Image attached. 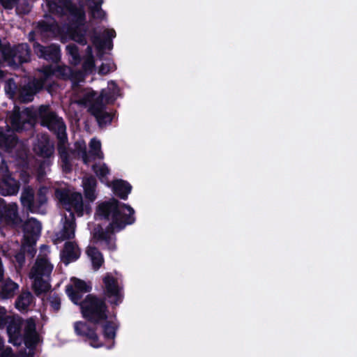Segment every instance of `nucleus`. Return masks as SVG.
Wrapping results in <instances>:
<instances>
[{"label":"nucleus","instance_id":"f257e3e1","mask_svg":"<svg viewBox=\"0 0 357 357\" xmlns=\"http://www.w3.org/2000/svg\"><path fill=\"white\" fill-rule=\"evenodd\" d=\"M135 213L132 207L114 197L100 203L96 207L95 218L109 222L105 228L100 224L95 225L92 233L93 239L104 242L108 250L115 251L117 248L116 233L135 223Z\"/></svg>","mask_w":357,"mask_h":357},{"label":"nucleus","instance_id":"f03ea898","mask_svg":"<svg viewBox=\"0 0 357 357\" xmlns=\"http://www.w3.org/2000/svg\"><path fill=\"white\" fill-rule=\"evenodd\" d=\"M80 312L89 323L100 324L108 319L109 309L105 298L89 294L81 301Z\"/></svg>","mask_w":357,"mask_h":357},{"label":"nucleus","instance_id":"7ed1b4c3","mask_svg":"<svg viewBox=\"0 0 357 357\" xmlns=\"http://www.w3.org/2000/svg\"><path fill=\"white\" fill-rule=\"evenodd\" d=\"M102 297L107 302L113 310V317L116 318V314L114 310L121 304L124 299L123 287L119 283L118 279L111 273H107L102 278Z\"/></svg>","mask_w":357,"mask_h":357},{"label":"nucleus","instance_id":"20e7f679","mask_svg":"<svg viewBox=\"0 0 357 357\" xmlns=\"http://www.w3.org/2000/svg\"><path fill=\"white\" fill-rule=\"evenodd\" d=\"M38 116L41 126L47 127L55 134L58 141L67 139L66 126L63 119L58 116L55 112L51 111L49 105H40L38 109Z\"/></svg>","mask_w":357,"mask_h":357},{"label":"nucleus","instance_id":"39448f33","mask_svg":"<svg viewBox=\"0 0 357 357\" xmlns=\"http://www.w3.org/2000/svg\"><path fill=\"white\" fill-rule=\"evenodd\" d=\"M47 188L40 187L35 195L33 188L27 185L24 188L20 197V202L27 211L35 213L39 212L40 208L47 203Z\"/></svg>","mask_w":357,"mask_h":357},{"label":"nucleus","instance_id":"423d86ee","mask_svg":"<svg viewBox=\"0 0 357 357\" xmlns=\"http://www.w3.org/2000/svg\"><path fill=\"white\" fill-rule=\"evenodd\" d=\"M55 196L67 211H70L73 208L78 216L84 215V203L81 193H71L67 189H56Z\"/></svg>","mask_w":357,"mask_h":357},{"label":"nucleus","instance_id":"0eeeda50","mask_svg":"<svg viewBox=\"0 0 357 357\" xmlns=\"http://www.w3.org/2000/svg\"><path fill=\"white\" fill-rule=\"evenodd\" d=\"M108 85V88L102 89L98 95L96 91L86 93L84 96L85 101L89 104L99 103L105 106L107 104H113L119 95L120 89L114 81L109 82Z\"/></svg>","mask_w":357,"mask_h":357},{"label":"nucleus","instance_id":"6e6552de","mask_svg":"<svg viewBox=\"0 0 357 357\" xmlns=\"http://www.w3.org/2000/svg\"><path fill=\"white\" fill-rule=\"evenodd\" d=\"M34 54L40 59L52 64H58L61 59V47L59 44L51 43L43 45L37 41L33 43Z\"/></svg>","mask_w":357,"mask_h":357},{"label":"nucleus","instance_id":"1a4fd4ad","mask_svg":"<svg viewBox=\"0 0 357 357\" xmlns=\"http://www.w3.org/2000/svg\"><path fill=\"white\" fill-rule=\"evenodd\" d=\"M74 330L77 335L84 338V340L88 341L91 347L98 348L102 346L97 334L96 328L90 326L87 322L82 321L75 322Z\"/></svg>","mask_w":357,"mask_h":357},{"label":"nucleus","instance_id":"9d476101","mask_svg":"<svg viewBox=\"0 0 357 357\" xmlns=\"http://www.w3.org/2000/svg\"><path fill=\"white\" fill-rule=\"evenodd\" d=\"M24 319L20 317H10L6 324L8 342L14 346H20L23 342L22 326Z\"/></svg>","mask_w":357,"mask_h":357},{"label":"nucleus","instance_id":"9b49d317","mask_svg":"<svg viewBox=\"0 0 357 357\" xmlns=\"http://www.w3.org/2000/svg\"><path fill=\"white\" fill-rule=\"evenodd\" d=\"M43 89V84L37 79L28 82L26 84L20 86L17 98L19 102L27 103L33 100L35 94Z\"/></svg>","mask_w":357,"mask_h":357},{"label":"nucleus","instance_id":"f8f14e48","mask_svg":"<svg viewBox=\"0 0 357 357\" xmlns=\"http://www.w3.org/2000/svg\"><path fill=\"white\" fill-rule=\"evenodd\" d=\"M89 113L93 116L100 128H103L110 124L113 120V114L106 111L105 105L89 104L88 109Z\"/></svg>","mask_w":357,"mask_h":357},{"label":"nucleus","instance_id":"ddd939ff","mask_svg":"<svg viewBox=\"0 0 357 357\" xmlns=\"http://www.w3.org/2000/svg\"><path fill=\"white\" fill-rule=\"evenodd\" d=\"M6 172L7 173L0 178V194L3 196L16 195L19 191L20 183L11 176L8 168Z\"/></svg>","mask_w":357,"mask_h":357},{"label":"nucleus","instance_id":"4468645a","mask_svg":"<svg viewBox=\"0 0 357 357\" xmlns=\"http://www.w3.org/2000/svg\"><path fill=\"white\" fill-rule=\"evenodd\" d=\"M63 6L73 17L72 24L74 26H81L84 25L86 21V13L82 6L78 7L70 0H66Z\"/></svg>","mask_w":357,"mask_h":357},{"label":"nucleus","instance_id":"2eb2a0df","mask_svg":"<svg viewBox=\"0 0 357 357\" xmlns=\"http://www.w3.org/2000/svg\"><path fill=\"white\" fill-rule=\"evenodd\" d=\"M13 66H19L31 61V50L27 43H20L13 47Z\"/></svg>","mask_w":357,"mask_h":357},{"label":"nucleus","instance_id":"dca6fc26","mask_svg":"<svg viewBox=\"0 0 357 357\" xmlns=\"http://www.w3.org/2000/svg\"><path fill=\"white\" fill-rule=\"evenodd\" d=\"M0 4L6 10L15 8V12L18 15H28L31 10L29 0H0Z\"/></svg>","mask_w":357,"mask_h":357},{"label":"nucleus","instance_id":"f3484780","mask_svg":"<svg viewBox=\"0 0 357 357\" xmlns=\"http://www.w3.org/2000/svg\"><path fill=\"white\" fill-rule=\"evenodd\" d=\"M103 36L105 38L102 39L98 33H95L91 37V41L98 51L112 47V40L116 37V32L114 29H105Z\"/></svg>","mask_w":357,"mask_h":357},{"label":"nucleus","instance_id":"a211bd4d","mask_svg":"<svg viewBox=\"0 0 357 357\" xmlns=\"http://www.w3.org/2000/svg\"><path fill=\"white\" fill-rule=\"evenodd\" d=\"M52 269L53 266L45 257H38L31 269L29 277L49 276L51 274Z\"/></svg>","mask_w":357,"mask_h":357},{"label":"nucleus","instance_id":"6ab92c4d","mask_svg":"<svg viewBox=\"0 0 357 357\" xmlns=\"http://www.w3.org/2000/svg\"><path fill=\"white\" fill-rule=\"evenodd\" d=\"M61 260L68 265L70 262L75 261L79 258L80 250L77 245L73 241H67L61 253Z\"/></svg>","mask_w":357,"mask_h":357},{"label":"nucleus","instance_id":"aec40b11","mask_svg":"<svg viewBox=\"0 0 357 357\" xmlns=\"http://www.w3.org/2000/svg\"><path fill=\"white\" fill-rule=\"evenodd\" d=\"M67 142L68 139L59 140L57 143V150L61 160L63 172L65 173H70L73 170V165L71 163L70 153L66 146Z\"/></svg>","mask_w":357,"mask_h":357},{"label":"nucleus","instance_id":"412c9836","mask_svg":"<svg viewBox=\"0 0 357 357\" xmlns=\"http://www.w3.org/2000/svg\"><path fill=\"white\" fill-rule=\"evenodd\" d=\"M23 342L26 347L34 346L37 343L38 334L35 321L33 319H28L26 321L22 333Z\"/></svg>","mask_w":357,"mask_h":357},{"label":"nucleus","instance_id":"4be33fe9","mask_svg":"<svg viewBox=\"0 0 357 357\" xmlns=\"http://www.w3.org/2000/svg\"><path fill=\"white\" fill-rule=\"evenodd\" d=\"M0 220L14 227L20 226L22 223V220L18 215L16 204L7 205Z\"/></svg>","mask_w":357,"mask_h":357},{"label":"nucleus","instance_id":"5701e85b","mask_svg":"<svg viewBox=\"0 0 357 357\" xmlns=\"http://www.w3.org/2000/svg\"><path fill=\"white\" fill-rule=\"evenodd\" d=\"M131 190L132 185L125 180L116 179L112 182V191L121 199L127 200Z\"/></svg>","mask_w":357,"mask_h":357},{"label":"nucleus","instance_id":"b1692460","mask_svg":"<svg viewBox=\"0 0 357 357\" xmlns=\"http://www.w3.org/2000/svg\"><path fill=\"white\" fill-rule=\"evenodd\" d=\"M119 327V324L113 321L106 319V321H102V329L103 337L107 341H112V345L107 347V349L113 348L115 342L114 339L116 337Z\"/></svg>","mask_w":357,"mask_h":357},{"label":"nucleus","instance_id":"393cba45","mask_svg":"<svg viewBox=\"0 0 357 357\" xmlns=\"http://www.w3.org/2000/svg\"><path fill=\"white\" fill-rule=\"evenodd\" d=\"M18 137L15 134L6 132L0 128V149L11 151L17 145Z\"/></svg>","mask_w":357,"mask_h":357},{"label":"nucleus","instance_id":"a878e982","mask_svg":"<svg viewBox=\"0 0 357 357\" xmlns=\"http://www.w3.org/2000/svg\"><path fill=\"white\" fill-rule=\"evenodd\" d=\"M36 154L44 158H49L52 156L54 151V146L51 144L47 137L40 140L34 149Z\"/></svg>","mask_w":357,"mask_h":357},{"label":"nucleus","instance_id":"bb28decb","mask_svg":"<svg viewBox=\"0 0 357 357\" xmlns=\"http://www.w3.org/2000/svg\"><path fill=\"white\" fill-rule=\"evenodd\" d=\"M19 285L13 282L11 279L8 278L2 282L0 286V296L3 299H8L13 298L16 291L18 289Z\"/></svg>","mask_w":357,"mask_h":357},{"label":"nucleus","instance_id":"cd10ccee","mask_svg":"<svg viewBox=\"0 0 357 357\" xmlns=\"http://www.w3.org/2000/svg\"><path fill=\"white\" fill-rule=\"evenodd\" d=\"M86 253L91 260L93 269L98 270L104 263L102 254L94 246H89L86 248Z\"/></svg>","mask_w":357,"mask_h":357},{"label":"nucleus","instance_id":"c85d7f7f","mask_svg":"<svg viewBox=\"0 0 357 357\" xmlns=\"http://www.w3.org/2000/svg\"><path fill=\"white\" fill-rule=\"evenodd\" d=\"M41 224L36 218H31L29 219L23 225V231L24 234L38 236L41 232Z\"/></svg>","mask_w":357,"mask_h":357},{"label":"nucleus","instance_id":"c756f323","mask_svg":"<svg viewBox=\"0 0 357 357\" xmlns=\"http://www.w3.org/2000/svg\"><path fill=\"white\" fill-rule=\"evenodd\" d=\"M33 295L29 291L22 292L15 301V307L20 310H27L33 301Z\"/></svg>","mask_w":357,"mask_h":357},{"label":"nucleus","instance_id":"7c9ffc66","mask_svg":"<svg viewBox=\"0 0 357 357\" xmlns=\"http://www.w3.org/2000/svg\"><path fill=\"white\" fill-rule=\"evenodd\" d=\"M89 3V9L91 17L94 19L103 20L106 16V13L102 9L101 6L102 0H87Z\"/></svg>","mask_w":357,"mask_h":357},{"label":"nucleus","instance_id":"2f4dec72","mask_svg":"<svg viewBox=\"0 0 357 357\" xmlns=\"http://www.w3.org/2000/svg\"><path fill=\"white\" fill-rule=\"evenodd\" d=\"M30 278L33 280V289L38 296L48 291L51 287L50 284L41 276L30 277Z\"/></svg>","mask_w":357,"mask_h":357},{"label":"nucleus","instance_id":"473e14b6","mask_svg":"<svg viewBox=\"0 0 357 357\" xmlns=\"http://www.w3.org/2000/svg\"><path fill=\"white\" fill-rule=\"evenodd\" d=\"M67 54L70 57V62L72 65L77 66L82 61L78 47L74 43H70L66 47Z\"/></svg>","mask_w":357,"mask_h":357},{"label":"nucleus","instance_id":"72a5a7b5","mask_svg":"<svg viewBox=\"0 0 357 357\" xmlns=\"http://www.w3.org/2000/svg\"><path fill=\"white\" fill-rule=\"evenodd\" d=\"M75 225L73 222L66 221L61 231L59 238L61 241L70 240L75 238Z\"/></svg>","mask_w":357,"mask_h":357},{"label":"nucleus","instance_id":"f704fd0d","mask_svg":"<svg viewBox=\"0 0 357 357\" xmlns=\"http://www.w3.org/2000/svg\"><path fill=\"white\" fill-rule=\"evenodd\" d=\"M20 86H18L13 78L8 79L4 85V90L6 95L12 99L17 98Z\"/></svg>","mask_w":357,"mask_h":357},{"label":"nucleus","instance_id":"c9c22d12","mask_svg":"<svg viewBox=\"0 0 357 357\" xmlns=\"http://www.w3.org/2000/svg\"><path fill=\"white\" fill-rule=\"evenodd\" d=\"M72 38L73 40L82 45H85L87 43L86 38V29H82L80 26H75L71 32Z\"/></svg>","mask_w":357,"mask_h":357},{"label":"nucleus","instance_id":"e433bc0d","mask_svg":"<svg viewBox=\"0 0 357 357\" xmlns=\"http://www.w3.org/2000/svg\"><path fill=\"white\" fill-rule=\"evenodd\" d=\"M66 292L70 301L75 305L80 307L81 301H82L83 294L74 289L72 284H68L66 287Z\"/></svg>","mask_w":357,"mask_h":357},{"label":"nucleus","instance_id":"4c0bfd02","mask_svg":"<svg viewBox=\"0 0 357 357\" xmlns=\"http://www.w3.org/2000/svg\"><path fill=\"white\" fill-rule=\"evenodd\" d=\"M63 70L64 69L62 67L57 65L54 66L53 64L50 63L49 65L43 66L41 69V73L46 78H49L56 73L63 74Z\"/></svg>","mask_w":357,"mask_h":357},{"label":"nucleus","instance_id":"58836bf2","mask_svg":"<svg viewBox=\"0 0 357 357\" xmlns=\"http://www.w3.org/2000/svg\"><path fill=\"white\" fill-rule=\"evenodd\" d=\"M90 153L99 159L103 158V153L101 151V143L99 140L92 139L90 142Z\"/></svg>","mask_w":357,"mask_h":357},{"label":"nucleus","instance_id":"ea45409f","mask_svg":"<svg viewBox=\"0 0 357 357\" xmlns=\"http://www.w3.org/2000/svg\"><path fill=\"white\" fill-rule=\"evenodd\" d=\"M92 169L99 179L101 181L102 178H105L107 174H109V169L105 164H103L101 166H98V165L95 164L92 166Z\"/></svg>","mask_w":357,"mask_h":357},{"label":"nucleus","instance_id":"a19ab883","mask_svg":"<svg viewBox=\"0 0 357 357\" xmlns=\"http://www.w3.org/2000/svg\"><path fill=\"white\" fill-rule=\"evenodd\" d=\"M73 286L75 289L82 292V294L89 293L91 291V287L87 285L85 281L78 278L74 279V284Z\"/></svg>","mask_w":357,"mask_h":357},{"label":"nucleus","instance_id":"79ce46f5","mask_svg":"<svg viewBox=\"0 0 357 357\" xmlns=\"http://www.w3.org/2000/svg\"><path fill=\"white\" fill-rule=\"evenodd\" d=\"M37 236L24 234L23 242L22 245V250H25L26 248L35 247L36 243Z\"/></svg>","mask_w":357,"mask_h":357},{"label":"nucleus","instance_id":"37998d69","mask_svg":"<svg viewBox=\"0 0 357 357\" xmlns=\"http://www.w3.org/2000/svg\"><path fill=\"white\" fill-rule=\"evenodd\" d=\"M95 67L93 56H88L82 63V70L86 73H91Z\"/></svg>","mask_w":357,"mask_h":357},{"label":"nucleus","instance_id":"c03bdc74","mask_svg":"<svg viewBox=\"0 0 357 357\" xmlns=\"http://www.w3.org/2000/svg\"><path fill=\"white\" fill-rule=\"evenodd\" d=\"M49 301L50 306L54 310V311L57 312L60 310L61 298L58 294H54L51 295L49 298Z\"/></svg>","mask_w":357,"mask_h":357},{"label":"nucleus","instance_id":"a18cd8bd","mask_svg":"<svg viewBox=\"0 0 357 357\" xmlns=\"http://www.w3.org/2000/svg\"><path fill=\"white\" fill-rule=\"evenodd\" d=\"M6 310L3 307H0V329L4 328L6 326L8 321L11 316L6 314Z\"/></svg>","mask_w":357,"mask_h":357},{"label":"nucleus","instance_id":"49530a36","mask_svg":"<svg viewBox=\"0 0 357 357\" xmlns=\"http://www.w3.org/2000/svg\"><path fill=\"white\" fill-rule=\"evenodd\" d=\"M96 180L93 176L87 178L83 181L84 189H96Z\"/></svg>","mask_w":357,"mask_h":357},{"label":"nucleus","instance_id":"de8ad7c7","mask_svg":"<svg viewBox=\"0 0 357 357\" xmlns=\"http://www.w3.org/2000/svg\"><path fill=\"white\" fill-rule=\"evenodd\" d=\"M37 28L42 32H49L52 30V25L45 20H40L38 22Z\"/></svg>","mask_w":357,"mask_h":357},{"label":"nucleus","instance_id":"09e8293b","mask_svg":"<svg viewBox=\"0 0 357 357\" xmlns=\"http://www.w3.org/2000/svg\"><path fill=\"white\" fill-rule=\"evenodd\" d=\"M84 195L89 202H93L96 199V189H84Z\"/></svg>","mask_w":357,"mask_h":357},{"label":"nucleus","instance_id":"8fccbe9b","mask_svg":"<svg viewBox=\"0 0 357 357\" xmlns=\"http://www.w3.org/2000/svg\"><path fill=\"white\" fill-rule=\"evenodd\" d=\"M111 71L110 65L102 63L99 67L98 73L100 75H105Z\"/></svg>","mask_w":357,"mask_h":357},{"label":"nucleus","instance_id":"3c124183","mask_svg":"<svg viewBox=\"0 0 357 357\" xmlns=\"http://www.w3.org/2000/svg\"><path fill=\"white\" fill-rule=\"evenodd\" d=\"M11 122H12V124L13 126L20 128V126L22 124L21 116H20V113L15 114L13 116Z\"/></svg>","mask_w":357,"mask_h":357},{"label":"nucleus","instance_id":"603ef678","mask_svg":"<svg viewBox=\"0 0 357 357\" xmlns=\"http://www.w3.org/2000/svg\"><path fill=\"white\" fill-rule=\"evenodd\" d=\"M0 357H13V353L11 348L3 349L0 351Z\"/></svg>","mask_w":357,"mask_h":357},{"label":"nucleus","instance_id":"864d4df0","mask_svg":"<svg viewBox=\"0 0 357 357\" xmlns=\"http://www.w3.org/2000/svg\"><path fill=\"white\" fill-rule=\"evenodd\" d=\"M24 252H26L28 253V255L31 257H33L34 255H36V250L35 248V247H29V248H26L25 250H23Z\"/></svg>","mask_w":357,"mask_h":357},{"label":"nucleus","instance_id":"5fc2aeb1","mask_svg":"<svg viewBox=\"0 0 357 357\" xmlns=\"http://www.w3.org/2000/svg\"><path fill=\"white\" fill-rule=\"evenodd\" d=\"M7 204L4 199L0 198V218L2 217L3 212L6 209Z\"/></svg>","mask_w":357,"mask_h":357},{"label":"nucleus","instance_id":"6e6d98bb","mask_svg":"<svg viewBox=\"0 0 357 357\" xmlns=\"http://www.w3.org/2000/svg\"><path fill=\"white\" fill-rule=\"evenodd\" d=\"M82 160L83 162L86 165H89V163L91 162L90 157L88 155L86 151H84L82 153Z\"/></svg>","mask_w":357,"mask_h":357},{"label":"nucleus","instance_id":"4d7b16f0","mask_svg":"<svg viewBox=\"0 0 357 357\" xmlns=\"http://www.w3.org/2000/svg\"><path fill=\"white\" fill-rule=\"evenodd\" d=\"M16 259L18 262L24 260V255L23 253H19L16 255Z\"/></svg>","mask_w":357,"mask_h":357},{"label":"nucleus","instance_id":"13d9d810","mask_svg":"<svg viewBox=\"0 0 357 357\" xmlns=\"http://www.w3.org/2000/svg\"><path fill=\"white\" fill-rule=\"evenodd\" d=\"M86 54L88 56H93L92 47L90 45H88L86 47Z\"/></svg>","mask_w":357,"mask_h":357},{"label":"nucleus","instance_id":"bf43d9fd","mask_svg":"<svg viewBox=\"0 0 357 357\" xmlns=\"http://www.w3.org/2000/svg\"><path fill=\"white\" fill-rule=\"evenodd\" d=\"M6 75V73L4 70L0 69V79H3Z\"/></svg>","mask_w":357,"mask_h":357},{"label":"nucleus","instance_id":"052dcab7","mask_svg":"<svg viewBox=\"0 0 357 357\" xmlns=\"http://www.w3.org/2000/svg\"><path fill=\"white\" fill-rule=\"evenodd\" d=\"M85 210L86 211L87 213H89L91 211V206H90V204L89 203H88L87 204H85Z\"/></svg>","mask_w":357,"mask_h":357}]
</instances>
